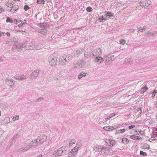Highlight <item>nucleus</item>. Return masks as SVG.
<instances>
[{
  "instance_id": "f257e3e1",
  "label": "nucleus",
  "mask_w": 157,
  "mask_h": 157,
  "mask_svg": "<svg viewBox=\"0 0 157 157\" xmlns=\"http://www.w3.org/2000/svg\"><path fill=\"white\" fill-rule=\"evenodd\" d=\"M25 47L28 49L36 50L43 48L44 46L42 44H36L34 42H32L30 44L25 45Z\"/></svg>"
},
{
  "instance_id": "f03ea898",
  "label": "nucleus",
  "mask_w": 157,
  "mask_h": 157,
  "mask_svg": "<svg viewBox=\"0 0 157 157\" xmlns=\"http://www.w3.org/2000/svg\"><path fill=\"white\" fill-rule=\"evenodd\" d=\"M57 57L53 55L49 56L48 60L49 64L52 67L56 66L57 63Z\"/></svg>"
},
{
  "instance_id": "7ed1b4c3",
  "label": "nucleus",
  "mask_w": 157,
  "mask_h": 157,
  "mask_svg": "<svg viewBox=\"0 0 157 157\" xmlns=\"http://www.w3.org/2000/svg\"><path fill=\"white\" fill-rule=\"evenodd\" d=\"M151 2L149 0H141L140 4V6H144L145 8L151 5Z\"/></svg>"
},
{
  "instance_id": "20e7f679",
  "label": "nucleus",
  "mask_w": 157,
  "mask_h": 157,
  "mask_svg": "<svg viewBox=\"0 0 157 157\" xmlns=\"http://www.w3.org/2000/svg\"><path fill=\"white\" fill-rule=\"evenodd\" d=\"M92 53L93 56L97 57L101 56L102 54V52L100 48H97L92 51Z\"/></svg>"
},
{
  "instance_id": "39448f33",
  "label": "nucleus",
  "mask_w": 157,
  "mask_h": 157,
  "mask_svg": "<svg viewBox=\"0 0 157 157\" xmlns=\"http://www.w3.org/2000/svg\"><path fill=\"white\" fill-rule=\"evenodd\" d=\"M105 142L109 146H112L116 143V142L111 139H106L105 140Z\"/></svg>"
},
{
  "instance_id": "423d86ee",
  "label": "nucleus",
  "mask_w": 157,
  "mask_h": 157,
  "mask_svg": "<svg viewBox=\"0 0 157 157\" xmlns=\"http://www.w3.org/2000/svg\"><path fill=\"white\" fill-rule=\"evenodd\" d=\"M116 58V57L114 55H111L110 56L106 59L105 61V63L106 64H110Z\"/></svg>"
},
{
  "instance_id": "0eeeda50",
  "label": "nucleus",
  "mask_w": 157,
  "mask_h": 157,
  "mask_svg": "<svg viewBox=\"0 0 157 157\" xmlns=\"http://www.w3.org/2000/svg\"><path fill=\"white\" fill-rule=\"evenodd\" d=\"M63 151L61 148H59L53 152V156L54 157L61 155Z\"/></svg>"
},
{
  "instance_id": "6e6552de",
  "label": "nucleus",
  "mask_w": 157,
  "mask_h": 157,
  "mask_svg": "<svg viewBox=\"0 0 157 157\" xmlns=\"http://www.w3.org/2000/svg\"><path fill=\"white\" fill-rule=\"evenodd\" d=\"M59 62L61 65H64L67 62V60L64 56H61L59 57Z\"/></svg>"
},
{
  "instance_id": "1a4fd4ad",
  "label": "nucleus",
  "mask_w": 157,
  "mask_h": 157,
  "mask_svg": "<svg viewBox=\"0 0 157 157\" xmlns=\"http://www.w3.org/2000/svg\"><path fill=\"white\" fill-rule=\"evenodd\" d=\"M86 62L84 60H80L78 61V63L75 65L76 68L79 67L82 68L84 67L85 65Z\"/></svg>"
},
{
  "instance_id": "9d476101",
  "label": "nucleus",
  "mask_w": 157,
  "mask_h": 157,
  "mask_svg": "<svg viewBox=\"0 0 157 157\" xmlns=\"http://www.w3.org/2000/svg\"><path fill=\"white\" fill-rule=\"evenodd\" d=\"M78 147H75L72 150L69 152L68 155H73L75 157L76 156L77 153L78 152Z\"/></svg>"
},
{
  "instance_id": "9b49d317",
  "label": "nucleus",
  "mask_w": 157,
  "mask_h": 157,
  "mask_svg": "<svg viewBox=\"0 0 157 157\" xmlns=\"http://www.w3.org/2000/svg\"><path fill=\"white\" fill-rule=\"evenodd\" d=\"M92 48H87L84 54V56L86 58H88L90 57L92 55Z\"/></svg>"
},
{
  "instance_id": "f8f14e48",
  "label": "nucleus",
  "mask_w": 157,
  "mask_h": 157,
  "mask_svg": "<svg viewBox=\"0 0 157 157\" xmlns=\"http://www.w3.org/2000/svg\"><path fill=\"white\" fill-rule=\"evenodd\" d=\"M103 61L104 59L103 58L100 56L96 57L94 60V62L98 64L101 63Z\"/></svg>"
},
{
  "instance_id": "ddd939ff",
  "label": "nucleus",
  "mask_w": 157,
  "mask_h": 157,
  "mask_svg": "<svg viewBox=\"0 0 157 157\" xmlns=\"http://www.w3.org/2000/svg\"><path fill=\"white\" fill-rule=\"evenodd\" d=\"M14 78L15 79L18 80H23L27 78V76L22 75H15Z\"/></svg>"
},
{
  "instance_id": "4468645a",
  "label": "nucleus",
  "mask_w": 157,
  "mask_h": 157,
  "mask_svg": "<svg viewBox=\"0 0 157 157\" xmlns=\"http://www.w3.org/2000/svg\"><path fill=\"white\" fill-rule=\"evenodd\" d=\"M105 149L104 147L101 145H97L94 147V150L96 152H100L102 150H105Z\"/></svg>"
},
{
  "instance_id": "2eb2a0df",
  "label": "nucleus",
  "mask_w": 157,
  "mask_h": 157,
  "mask_svg": "<svg viewBox=\"0 0 157 157\" xmlns=\"http://www.w3.org/2000/svg\"><path fill=\"white\" fill-rule=\"evenodd\" d=\"M155 133L156 134V135L153 136L149 139V141L150 142H157V128H156L155 130Z\"/></svg>"
},
{
  "instance_id": "dca6fc26",
  "label": "nucleus",
  "mask_w": 157,
  "mask_h": 157,
  "mask_svg": "<svg viewBox=\"0 0 157 157\" xmlns=\"http://www.w3.org/2000/svg\"><path fill=\"white\" fill-rule=\"evenodd\" d=\"M39 71L38 70H36L33 71L31 74V77L33 79H35L38 76Z\"/></svg>"
},
{
  "instance_id": "f3484780",
  "label": "nucleus",
  "mask_w": 157,
  "mask_h": 157,
  "mask_svg": "<svg viewBox=\"0 0 157 157\" xmlns=\"http://www.w3.org/2000/svg\"><path fill=\"white\" fill-rule=\"evenodd\" d=\"M34 141H35V144L36 145L39 144H43L45 142L44 140L40 137L37 138Z\"/></svg>"
},
{
  "instance_id": "a211bd4d",
  "label": "nucleus",
  "mask_w": 157,
  "mask_h": 157,
  "mask_svg": "<svg viewBox=\"0 0 157 157\" xmlns=\"http://www.w3.org/2000/svg\"><path fill=\"white\" fill-rule=\"evenodd\" d=\"M10 119L9 117H6L3 120H2L1 123L2 124H9L10 122Z\"/></svg>"
},
{
  "instance_id": "6ab92c4d",
  "label": "nucleus",
  "mask_w": 157,
  "mask_h": 157,
  "mask_svg": "<svg viewBox=\"0 0 157 157\" xmlns=\"http://www.w3.org/2000/svg\"><path fill=\"white\" fill-rule=\"evenodd\" d=\"M24 45L23 44H19L17 45H13L12 48L13 50H14L16 48L18 49H20L23 48L24 47Z\"/></svg>"
},
{
  "instance_id": "aec40b11",
  "label": "nucleus",
  "mask_w": 157,
  "mask_h": 157,
  "mask_svg": "<svg viewBox=\"0 0 157 157\" xmlns=\"http://www.w3.org/2000/svg\"><path fill=\"white\" fill-rule=\"evenodd\" d=\"M36 146L35 144V141L32 140L28 145H27L26 146L28 150H29V149L33 148L34 146Z\"/></svg>"
},
{
  "instance_id": "412c9836",
  "label": "nucleus",
  "mask_w": 157,
  "mask_h": 157,
  "mask_svg": "<svg viewBox=\"0 0 157 157\" xmlns=\"http://www.w3.org/2000/svg\"><path fill=\"white\" fill-rule=\"evenodd\" d=\"M28 150V149L26 146L25 147H22L17 150V152H21L24 151H26Z\"/></svg>"
},
{
  "instance_id": "4be33fe9",
  "label": "nucleus",
  "mask_w": 157,
  "mask_h": 157,
  "mask_svg": "<svg viewBox=\"0 0 157 157\" xmlns=\"http://www.w3.org/2000/svg\"><path fill=\"white\" fill-rule=\"evenodd\" d=\"M87 73H85L84 72H82L79 74L78 75V78L79 79H81L82 77H85L86 76Z\"/></svg>"
},
{
  "instance_id": "5701e85b",
  "label": "nucleus",
  "mask_w": 157,
  "mask_h": 157,
  "mask_svg": "<svg viewBox=\"0 0 157 157\" xmlns=\"http://www.w3.org/2000/svg\"><path fill=\"white\" fill-rule=\"evenodd\" d=\"M141 147L144 149H148L149 148L150 146L148 144L144 143L141 144Z\"/></svg>"
},
{
  "instance_id": "b1692460",
  "label": "nucleus",
  "mask_w": 157,
  "mask_h": 157,
  "mask_svg": "<svg viewBox=\"0 0 157 157\" xmlns=\"http://www.w3.org/2000/svg\"><path fill=\"white\" fill-rule=\"evenodd\" d=\"M40 116V115L39 114H35L34 116V119L36 120L40 121L41 119Z\"/></svg>"
},
{
  "instance_id": "393cba45",
  "label": "nucleus",
  "mask_w": 157,
  "mask_h": 157,
  "mask_svg": "<svg viewBox=\"0 0 157 157\" xmlns=\"http://www.w3.org/2000/svg\"><path fill=\"white\" fill-rule=\"evenodd\" d=\"M135 134L140 135L142 134H143L144 133V132L143 131H141L139 129L136 130H135Z\"/></svg>"
},
{
  "instance_id": "a878e982",
  "label": "nucleus",
  "mask_w": 157,
  "mask_h": 157,
  "mask_svg": "<svg viewBox=\"0 0 157 157\" xmlns=\"http://www.w3.org/2000/svg\"><path fill=\"white\" fill-rule=\"evenodd\" d=\"M98 20L100 22H105L107 20V19L103 18V16H101Z\"/></svg>"
},
{
  "instance_id": "bb28decb",
  "label": "nucleus",
  "mask_w": 157,
  "mask_h": 157,
  "mask_svg": "<svg viewBox=\"0 0 157 157\" xmlns=\"http://www.w3.org/2000/svg\"><path fill=\"white\" fill-rule=\"evenodd\" d=\"M132 61V59L130 58H127L125 59L124 62L126 63H129Z\"/></svg>"
},
{
  "instance_id": "cd10ccee",
  "label": "nucleus",
  "mask_w": 157,
  "mask_h": 157,
  "mask_svg": "<svg viewBox=\"0 0 157 157\" xmlns=\"http://www.w3.org/2000/svg\"><path fill=\"white\" fill-rule=\"evenodd\" d=\"M47 30L45 29H42L38 31L39 33H41L43 34H45L47 33Z\"/></svg>"
},
{
  "instance_id": "c85d7f7f",
  "label": "nucleus",
  "mask_w": 157,
  "mask_h": 157,
  "mask_svg": "<svg viewBox=\"0 0 157 157\" xmlns=\"http://www.w3.org/2000/svg\"><path fill=\"white\" fill-rule=\"evenodd\" d=\"M105 16H106V17H113V15L110 12H107L105 13Z\"/></svg>"
},
{
  "instance_id": "c756f323",
  "label": "nucleus",
  "mask_w": 157,
  "mask_h": 157,
  "mask_svg": "<svg viewBox=\"0 0 157 157\" xmlns=\"http://www.w3.org/2000/svg\"><path fill=\"white\" fill-rule=\"evenodd\" d=\"M19 117L18 115H15L14 116H13L12 119L13 121H15L19 119Z\"/></svg>"
},
{
  "instance_id": "7c9ffc66",
  "label": "nucleus",
  "mask_w": 157,
  "mask_h": 157,
  "mask_svg": "<svg viewBox=\"0 0 157 157\" xmlns=\"http://www.w3.org/2000/svg\"><path fill=\"white\" fill-rule=\"evenodd\" d=\"M157 32L156 31H152L151 32L150 31H148L147 32L146 34L148 35H153L155 33H156Z\"/></svg>"
},
{
  "instance_id": "2f4dec72",
  "label": "nucleus",
  "mask_w": 157,
  "mask_h": 157,
  "mask_svg": "<svg viewBox=\"0 0 157 157\" xmlns=\"http://www.w3.org/2000/svg\"><path fill=\"white\" fill-rule=\"evenodd\" d=\"M75 142H76V141L75 139H72L70 141V142L69 144V146H72L73 144H74L75 143Z\"/></svg>"
},
{
  "instance_id": "473e14b6",
  "label": "nucleus",
  "mask_w": 157,
  "mask_h": 157,
  "mask_svg": "<svg viewBox=\"0 0 157 157\" xmlns=\"http://www.w3.org/2000/svg\"><path fill=\"white\" fill-rule=\"evenodd\" d=\"M148 89L146 87H144L142 88L141 89V90L140 91V92L142 93H144Z\"/></svg>"
},
{
  "instance_id": "72a5a7b5",
  "label": "nucleus",
  "mask_w": 157,
  "mask_h": 157,
  "mask_svg": "<svg viewBox=\"0 0 157 157\" xmlns=\"http://www.w3.org/2000/svg\"><path fill=\"white\" fill-rule=\"evenodd\" d=\"M130 138L134 140H137L138 138V136L135 135H132L130 136Z\"/></svg>"
},
{
  "instance_id": "f704fd0d",
  "label": "nucleus",
  "mask_w": 157,
  "mask_h": 157,
  "mask_svg": "<svg viewBox=\"0 0 157 157\" xmlns=\"http://www.w3.org/2000/svg\"><path fill=\"white\" fill-rule=\"evenodd\" d=\"M137 30L138 31L142 32L143 31H145V28L144 27H140V28H137Z\"/></svg>"
},
{
  "instance_id": "c9c22d12",
  "label": "nucleus",
  "mask_w": 157,
  "mask_h": 157,
  "mask_svg": "<svg viewBox=\"0 0 157 157\" xmlns=\"http://www.w3.org/2000/svg\"><path fill=\"white\" fill-rule=\"evenodd\" d=\"M67 60V61L71 60L72 58V56L71 55H68L67 57H65Z\"/></svg>"
},
{
  "instance_id": "e433bc0d",
  "label": "nucleus",
  "mask_w": 157,
  "mask_h": 157,
  "mask_svg": "<svg viewBox=\"0 0 157 157\" xmlns=\"http://www.w3.org/2000/svg\"><path fill=\"white\" fill-rule=\"evenodd\" d=\"M15 140L12 138L10 141V145L11 146L13 145L14 143H15Z\"/></svg>"
},
{
  "instance_id": "4c0bfd02",
  "label": "nucleus",
  "mask_w": 157,
  "mask_h": 157,
  "mask_svg": "<svg viewBox=\"0 0 157 157\" xmlns=\"http://www.w3.org/2000/svg\"><path fill=\"white\" fill-rule=\"evenodd\" d=\"M125 40L123 39H122L119 40V42L122 45H124L125 44Z\"/></svg>"
},
{
  "instance_id": "58836bf2",
  "label": "nucleus",
  "mask_w": 157,
  "mask_h": 157,
  "mask_svg": "<svg viewBox=\"0 0 157 157\" xmlns=\"http://www.w3.org/2000/svg\"><path fill=\"white\" fill-rule=\"evenodd\" d=\"M44 100V98L43 97H40L37 98L36 101L38 102H40Z\"/></svg>"
},
{
  "instance_id": "ea45409f",
  "label": "nucleus",
  "mask_w": 157,
  "mask_h": 157,
  "mask_svg": "<svg viewBox=\"0 0 157 157\" xmlns=\"http://www.w3.org/2000/svg\"><path fill=\"white\" fill-rule=\"evenodd\" d=\"M125 129H121L120 130H118L117 131L118 132V133H122L125 132Z\"/></svg>"
},
{
  "instance_id": "a19ab883",
  "label": "nucleus",
  "mask_w": 157,
  "mask_h": 157,
  "mask_svg": "<svg viewBox=\"0 0 157 157\" xmlns=\"http://www.w3.org/2000/svg\"><path fill=\"white\" fill-rule=\"evenodd\" d=\"M44 0H37V3L38 4L44 3Z\"/></svg>"
},
{
  "instance_id": "79ce46f5",
  "label": "nucleus",
  "mask_w": 157,
  "mask_h": 157,
  "mask_svg": "<svg viewBox=\"0 0 157 157\" xmlns=\"http://www.w3.org/2000/svg\"><path fill=\"white\" fill-rule=\"evenodd\" d=\"M92 8L90 6L88 7L86 9V10L89 12H90L91 11H92Z\"/></svg>"
},
{
  "instance_id": "37998d69",
  "label": "nucleus",
  "mask_w": 157,
  "mask_h": 157,
  "mask_svg": "<svg viewBox=\"0 0 157 157\" xmlns=\"http://www.w3.org/2000/svg\"><path fill=\"white\" fill-rule=\"evenodd\" d=\"M122 141L124 143H127V142H128V139H127L126 138H122Z\"/></svg>"
},
{
  "instance_id": "c03bdc74",
  "label": "nucleus",
  "mask_w": 157,
  "mask_h": 157,
  "mask_svg": "<svg viewBox=\"0 0 157 157\" xmlns=\"http://www.w3.org/2000/svg\"><path fill=\"white\" fill-rule=\"evenodd\" d=\"M6 22H9L10 23L13 22V21L12 20V19H10L9 17H7Z\"/></svg>"
},
{
  "instance_id": "a18cd8bd",
  "label": "nucleus",
  "mask_w": 157,
  "mask_h": 157,
  "mask_svg": "<svg viewBox=\"0 0 157 157\" xmlns=\"http://www.w3.org/2000/svg\"><path fill=\"white\" fill-rule=\"evenodd\" d=\"M140 154L141 155H144V156H146L147 155V154L146 152H144L142 151H140Z\"/></svg>"
},
{
  "instance_id": "49530a36",
  "label": "nucleus",
  "mask_w": 157,
  "mask_h": 157,
  "mask_svg": "<svg viewBox=\"0 0 157 157\" xmlns=\"http://www.w3.org/2000/svg\"><path fill=\"white\" fill-rule=\"evenodd\" d=\"M5 81L7 82L10 81L14 84L13 81L12 79H10L9 78H6L5 79Z\"/></svg>"
},
{
  "instance_id": "de8ad7c7",
  "label": "nucleus",
  "mask_w": 157,
  "mask_h": 157,
  "mask_svg": "<svg viewBox=\"0 0 157 157\" xmlns=\"http://www.w3.org/2000/svg\"><path fill=\"white\" fill-rule=\"evenodd\" d=\"M24 8L25 10L26 11L29 9V7L27 5H25L24 6Z\"/></svg>"
},
{
  "instance_id": "09e8293b",
  "label": "nucleus",
  "mask_w": 157,
  "mask_h": 157,
  "mask_svg": "<svg viewBox=\"0 0 157 157\" xmlns=\"http://www.w3.org/2000/svg\"><path fill=\"white\" fill-rule=\"evenodd\" d=\"M18 137H19V135L18 134H16L13 136L12 138L15 140L16 138H18Z\"/></svg>"
},
{
  "instance_id": "8fccbe9b",
  "label": "nucleus",
  "mask_w": 157,
  "mask_h": 157,
  "mask_svg": "<svg viewBox=\"0 0 157 157\" xmlns=\"http://www.w3.org/2000/svg\"><path fill=\"white\" fill-rule=\"evenodd\" d=\"M6 5L8 7H13V5L11 3H7Z\"/></svg>"
},
{
  "instance_id": "3c124183",
  "label": "nucleus",
  "mask_w": 157,
  "mask_h": 157,
  "mask_svg": "<svg viewBox=\"0 0 157 157\" xmlns=\"http://www.w3.org/2000/svg\"><path fill=\"white\" fill-rule=\"evenodd\" d=\"M4 8H2L1 6H0V13H1L4 11Z\"/></svg>"
},
{
  "instance_id": "603ef678",
  "label": "nucleus",
  "mask_w": 157,
  "mask_h": 157,
  "mask_svg": "<svg viewBox=\"0 0 157 157\" xmlns=\"http://www.w3.org/2000/svg\"><path fill=\"white\" fill-rule=\"evenodd\" d=\"M103 129L107 131H109V126L104 127L103 128Z\"/></svg>"
},
{
  "instance_id": "864d4df0",
  "label": "nucleus",
  "mask_w": 157,
  "mask_h": 157,
  "mask_svg": "<svg viewBox=\"0 0 157 157\" xmlns=\"http://www.w3.org/2000/svg\"><path fill=\"white\" fill-rule=\"evenodd\" d=\"M3 130L1 128H0V136H2L3 134Z\"/></svg>"
},
{
  "instance_id": "5fc2aeb1",
  "label": "nucleus",
  "mask_w": 157,
  "mask_h": 157,
  "mask_svg": "<svg viewBox=\"0 0 157 157\" xmlns=\"http://www.w3.org/2000/svg\"><path fill=\"white\" fill-rule=\"evenodd\" d=\"M115 115V113H112L109 116V119H110L111 118L114 116Z\"/></svg>"
},
{
  "instance_id": "6e6d98bb",
  "label": "nucleus",
  "mask_w": 157,
  "mask_h": 157,
  "mask_svg": "<svg viewBox=\"0 0 157 157\" xmlns=\"http://www.w3.org/2000/svg\"><path fill=\"white\" fill-rule=\"evenodd\" d=\"M109 131L114 129V128L112 126H109Z\"/></svg>"
},
{
  "instance_id": "4d7b16f0",
  "label": "nucleus",
  "mask_w": 157,
  "mask_h": 157,
  "mask_svg": "<svg viewBox=\"0 0 157 157\" xmlns=\"http://www.w3.org/2000/svg\"><path fill=\"white\" fill-rule=\"evenodd\" d=\"M12 8H13V9L14 10L16 11L18 9V7L17 6H16L15 7H13Z\"/></svg>"
},
{
  "instance_id": "13d9d810",
  "label": "nucleus",
  "mask_w": 157,
  "mask_h": 157,
  "mask_svg": "<svg viewBox=\"0 0 157 157\" xmlns=\"http://www.w3.org/2000/svg\"><path fill=\"white\" fill-rule=\"evenodd\" d=\"M157 93V92H156V91H154L153 92H152V93L153 94L152 95V97L154 98L155 96V94Z\"/></svg>"
},
{
  "instance_id": "bf43d9fd",
  "label": "nucleus",
  "mask_w": 157,
  "mask_h": 157,
  "mask_svg": "<svg viewBox=\"0 0 157 157\" xmlns=\"http://www.w3.org/2000/svg\"><path fill=\"white\" fill-rule=\"evenodd\" d=\"M135 130L132 129L131 130L130 133L131 134H135Z\"/></svg>"
},
{
  "instance_id": "052dcab7",
  "label": "nucleus",
  "mask_w": 157,
  "mask_h": 157,
  "mask_svg": "<svg viewBox=\"0 0 157 157\" xmlns=\"http://www.w3.org/2000/svg\"><path fill=\"white\" fill-rule=\"evenodd\" d=\"M135 127V125H131V126H130L128 127V128L129 129H132L133 128H134Z\"/></svg>"
},
{
  "instance_id": "680f3d73",
  "label": "nucleus",
  "mask_w": 157,
  "mask_h": 157,
  "mask_svg": "<svg viewBox=\"0 0 157 157\" xmlns=\"http://www.w3.org/2000/svg\"><path fill=\"white\" fill-rule=\"evenodd\" d=\"M44 23H40V27H41V28L44 27Z\"/></svg>"
},
{
  "instance_id": "e2e57ef3",
  "label": "nucleus",
  "mask_w": 157,
  "mask_h": 157,
  "mask_svg": "<svg viewBox=\"0 0 157 157\" xmlns=\"http://www.w3.org/2000/svg\"><path fill=\"white\" fill-rule=\"evenodd\" d=\"M80 52V51L78 52V51H76V52L77 53V54L76 55H75V56L78 57V56L79 55L78 53H79V52Z\"/></svg>"
},
{
  "instance_id": "0e129e2a",
  "label": "nucleus",
  "mask_w": 157,
  "mask_h": 157,
  "mask_svg": "<svg viewBox=\"0 0 157 157\" xmlns=\"http://www.w3.org/2000/svg\"><path fill=\"white\" fill-rule=\"evenodd\" d=\"M14 22L15 23H18V21L16 19H15L14 20Z\"/></svg>"
},
{
  "instance_id": "69168bd1",
  "label": "nucleus",
  "mask_w": 157,
  "mask_h": 157,
  "mask_svg": "<svg viewBox=\"0 0 157 157\" xmlns=\"http://www.w3.org/2000/svg\"><path fill=\"white\" fill-rule=\"evenodd\" d=\"M3 60L2 59V57L0 56V62H3Z\"/></svg>"
},
{
  "instance_id": "338daca9",
  "label": "nucleus",
  "mask_w": 157,
  "mask_h": 157,
  "mask_svg": "<svg viewBox=\"0 0 157 157\" xmlns=\"http://www.w3.org/2000/svg\"><path fill=\"white\" fill-rule=\"evenodd\" d=\"M6 34L8 36H10V34L9 32H7L6 33Z\"/></svg>"
},
{
  "instance_id": "774afa93",
  "label": "nucleus",
  "mask_w": 157,
  "mask_h": 157,
  "mask_svg": "<svg viewBox=\"0 0 157 157\" xmlns=\"http://www.w3.org/2000/svg\"><path fill=\"white\" fill-rule=\"evenodd\" d=\"M5 33V32H3L2 33H0V37L2 36L3 34H4Z\"/></svg>"
}]
</instances>
